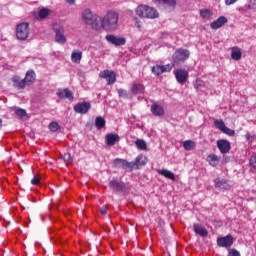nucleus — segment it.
<instances>
[{"mask_svg":"<svg viewBox=\"0 0 256 256\" xmlns=\"http://www.w3.org/2000/svg\"><path fill=\"white\" fill-rule=\"evenodd\" d=\"M175 63H168L166 65H161L163 73H171L172 69L175 67Z\"/></svg>","mask_w":256,"mask_h":256,"instance_id":"obj_32","label":"nucleus"},{"mask_svg":"<svg viewBox=\"0 0 256 256\" xmlns=\"http://www.w3.org/2000/svg\"><path fill=\"white\" fill-rule=\"evenodd\" d=\"M174 75H175L177 83L180 85L186 84L189 79V72L183 68L175 69Z\"/></svg>","mask_w":256,"mask_h":256,"instance_id":"obj_6","label":"nucleus"},{"mask_svg":"<svg viewBox=\"0 0 256 256\" xmlns=\"http://www.w3.org/2000/svg\"><path fill=\"white\" fill-rule=\"evenodd\" d=\"M128 161L127 160H124V159H121V158H116L114 160V164L117 168H122V169H125V166L127 165Z\"/></svg>","mask_w":256,"mask_h":256,"instance_id":"obj_30","label":"nucleus"},{"mask_svg":"<svg viewBox=\"0 0 256 256\" xmlns=\"http://www.w3.org/2000/svg\"><path fill=\"white\" fill-rule=\"evenodd\" d=\"M136 146L140 150H146L147 149L146 142L143 139H137Z\"/></svg>","mask_w":256,"mask_h":256,"instance_id":"obj_37","label":"nucleus"},{"mask_svg":"<svg viewBox=\"0 0 256 256\" xmlns=\"http://www.w3.org/2000/svg\"><path fill=\"white\" fill-rule=\"evenodd\" d=\"M159 3L167 5L168 7L175 9L176 7V0H159Z\"/></svg>","mask_w":256,"mask_h":256,"instance_id":"obj_34","label":"nucleus"},{"mask_svg":"<svg viewBox=\"0 0 256 256\" xmlns=\"http://www.w3.org/2000/svg\"><path fill=\"white\" fill-rule=\"evenodd\" d=\"M196 147V144L193 140H185L183 142V148L187 151L194 150Z\"/></svg>","mask_w":256,"mask_h":256,"instance_id":"obj_29","label":"nucleus"},{"mask_svg":"<svg viewBox=\"0 0 256 256\" xmlns=\"http://www.w3.org/2000/svg\"><path fill=\"white\" fill-rule=\"evenodd\" d=\"M118 95L122 99H132L128 91L123 88L118 89Z\"/></svg>","mask_w":256,"mask_h":256,"instance_id":"obj_31","label":"nucleus"},{"mask_svg":"<svg viewBox=\"0 0 256 256\" xmlns=\"http://www.w3.org/2000/svg\"><path fill=\"white\" fill-rule=\"evenodd\" d=\"M106 41H108L109 43H111L112 45L116 46V47H120L125 45V38L123 37H116L114 35H107L106 36Z\"/></svg>","mask_w":256,"mask_h":256,"instance_id":"obj_11","label":"nucleus"},{"mask_svg":"<svg viewBox=\"0 0 256 256\" xmlns=\"http://www.w3.org/2000/svg\"><path fill=\"white\" fill-rule=\"evenodd\" d=\"M133 162L136 165V169H142L147 163V158L145 155L140 154Z\"/></svg>","mask_w":256,"mask_h":256,"instance_id":"obj_23","label":"nucleus"},{"mask_svg":"<svg viewBox=\"0 0 256 256\" xmlns=\"http://www.w3.org/2000/svg\"><path fill=\"white\" fill-rule=\"evenodd\" d=\"M59 128H60V125H59V123H57V122H51V123L49 124V130H50L51 132L59 131Z\"/></svg>","mask_w":256,"mask_h":256,"instance_id":"obj_41","label":"nucleus"},{"mask_svg":"<svg viewBox=\"0 0 256 256\" xmlns=\"http://www.w3.org/2000/svg\"><path fill=\"white\" fill-rule=\"evenodd\" d=\"M227 18L224 16H221L220 18L216 19L210 24V27L214 30H217L219 28H222L227 23Z\"/></svg>","mask_w":256,"mask_h":256,"instance_id":"obj_19","label":"nucleus"},{"mask_svg":"<svg viewBox=\"0 0 256 256\" xmlns=\"http://www.w3.org/2000/svg\"><path fill=\"white\" fill-rule=\"evenodd\" d=\"M41 178L40 176H34V178L30 181L32 185L37 186L40 184Z\"/></svg>","mask_w":256,"mask_h":256,"instance_id":"obj_44","label":"nucleus"},{"mask_svg":"<svg viewBox=\"0 0 256 256\" xmlns=\"http://www.w3.org/2000/svg\"><path fill=\"white\" fill-rule=\"evenodd\" d=\"M91 109L90 102H80L74 106V111L79 114H86Z\"/></svg>","mask_w":256,"mask_h":256,"instance_id":"obj_12","label":"nucleus"},{"mask_svg":"<svg viewBox=\"0 0 256 256\" xmlns=\"http://www.w3.org/2000/svg\"><path fill=\"white\" fill-rule=\"evenodd\" d=\"M15 116H16V117L23 118V117H26V116H27V112H26L25 109L19 108V109H16V110H15Z\"/></svg>","mask_w":256,"mask_h":256,"instance_id":"obj_38","label":"nucleus"},{"mask_svg":"<svg viewBox=\"0 0 256 256\" xmlns=\"http://www.w3.org/2000/svg\"><path fill=\"white\" fill-rule=\"evenodd\" d=\"M158 174L166 177L171 181H175V175L172 171H168L166 169L158 170Z\"/></svg>","mask_w":256,"mask_h":256,"instance_id":"obj_25","label":"nucleus"},{"mask_svg":"<svg viewBox=\"0 0 256 256\" xmlns=\"http://www.w3.org/2000/svg\"><path fill=\"white\" fill-rule=\"evenodd\" d=\"M216 146L218 147L221 154H227L231 150V143L226 139H219L216 141Z\"/></svg>","mask_w":256,"mask_h":256,"instance_id":"obj_8","label":"nucleus"},{"mask_svg":"<svg viewBox=\"0 0 256 256\" xmlns=\"http://www.w3.org/2000/svg\"><path fill=\"white\" fill-rule=\"evenodd\" d=\"M131 93L133 95H143L145 93V87L141 83H133L131 87Z\"/></svg>","mask_w":256,"mask_h":256,"instance_id":"obj_21","label":"nucleus"},{"mask_svg":"<svg viewBox=\"0 0 256 256\" xmlns=\"http://www.w3.org/2000/svg\"><path fill=\"white\" fill-rule=\"evenodd\" d=\"M120 141V136L118 134L109 133L106 136V143L109 147L114 146L115 143Z\"/></svg>","mask_w":256,"mask_h":256,"instance_id":"obj_22","label":"nucleus"},{"mask_svg":"<svg viewBox=\"0 0 256 256\" xmlns=\"http://www.w3.org/2000/svg\"><path fill=\"white\" fill-rule=\"evenodd\" d=\"M152 73L155 76H160L161 74H163V68L161 67V65H155L152 67Z\"/></svg>","mask_w":256,"mask_h":256,"instance_id":"obj_35","label":"nucleus"},{"mask_svg":"<svg viewBox=\"0 0 256 256\" xmlns=\"http://www.w3.org/2000/svg\"><path fill=\"white\" fill-rule=\"evenodd\" d=\"M214 126L219 131H223L225 128H227V126L225 125V122L223 120H215Z\"/></svg>","mask_w":256,"mask_h":256,"instance_id":"obj_33","label":"nucleus"},{"mask_svg":"<svg viewBox=\"0 0 256 256\" xmlns=\"http://www.w3.org/2000/svg\"><path fill=\"white\" fill-rule=\"evenodd\" d=\"M200 17L204 20L210 21L213 16V12L209 9L199 10Z\"/></svg>","mask_w":256,"mask_h":256,"instance_id":"obj_24","label":"nucleus"},{"mask_svg":"<svg viewBox=\"0 0 256 256\" xmlns=\"http://www.w3.org/2000/svg\"><path fill=\"white\" fill-rule=\"evenodd\" d=\"M119 28V14L115 11H109L101 21L95 25V31H100L101 29L107 32H113Z\"/></svg>","mask_w":256,"mask_h":256,"instance_id":"obj_1","label":"nucleus"},{"mask_svg":"<svg viewBox=\"0 0 256 256\" xmlns=\"http://www.w3.org/2000/svg\"><path fill=\"white\" fill-rule=\"evenodd\" d=\"M135 12L136 15L141 19L154 20L159 18L158 10L146 4L138 5Z\"/></svg>","mask_w":256,"mask_h":256,"instance_id":"obj_2","label":"nucleus"},{"mask_svg":"<svg viewBox=\"0 0 256 256\" xmlns=\"http://www.w3.org/2000/svg\"><path fill=\"white\" fill-rule=\"evenodd\" d=\"M207 159L212 167H216L219 164V157L216 154L208 155Z\"/></svg>","mask_w":256,"mask_h":256,"instance_id":"obj_28","label":"nucleus"},{"mask_svg":"<svg viewBox=\"0 0 256 256\" xmlns=\"http://www.w3.org/2000/svg\"><path fill=\"white\" fill-rule=\"evenodd\" d=\"M2 127H3V120L0 119V130H2Z\"/></svg>","mask_w":256,"mask_h":256,"instance_id":"obj_52","label":"nucleus"},{"mask_svg":"<svg viewBox=\"0 0 256 256\" xmlns=\"http://www.w3.org/2000/svg\"><path fill=\"white\" fill-rule=\"evenodd\" d=\"M100 213H101L102 215H106V214H107V207H106V206L102 207V208L100 209Z\"/></svg>","mask_w":256,"mask_h":256,"instance_id":"obj_49","label":"nucleus"},{"mask_svg":"<svg viewBox=\"0 0 256 256\" xmlns=\"http://www.w3.org/2000/svg\"><path fill=\"white\" fill-rule=\"evenodd\" d=\"M150 112L154 117H164L165 109L163 106L159 105L157 102H153L152 106H150Z\"/></svg>","mask_w":256,"mask_h":256,"instance_id":"obj_10","label":"nucleus"},{"mask_svg":"<svg viewBox=\"0 0 256 256\" xmlns=\"http://www.w3.org/2000/svg\"><path fill=\"white\" fill-rule=\"evenodd\" d=\"M223 134H226L229 137H234L235 136V131L230 129L229 127H225L223 130H221Z\"/></svg>","mask_w":256,"mask_h":256,"instance_id":"obj_39","label":"nucleus"},{"mask_svg":"<svg viewBox=\"0 0 256 256\" xmlns=\"http://www.w3.org/2000/svg\"><path fill=\"white\" fill-rule=\"evenodd\" d=\"M249 164L252 169L256 170V152L251 155L249 159Z\"/></svg>","mask_w":256,"mask_h":256,"instance_id":"obj_40","label":"nucleus"},{"mask_svg":"<svg viewBox=\"0 0 256 256\" xmlns=\"http://www.w3.org/2000/svg\"><path fill=\"white\" fill-rule=\"evenodd\" d=\"M134 21H135V23L137 25V28H142L141 21L138 18H134Z\"/></svg>","mask_w":256,"mask_h":256,"instance_id":"obj_48","label":"nucleus"},{"mask_svg":"<svg viewBox=\"0 0 256 256\" xmlns=\"http://www.w3.org/2000/svg\"><path fill=\"white\" fill-rule=\"evenodd\" d=\"M237 2L238 0H224V3L226 4V6H231Z\"/></svg>","mask_w":256,"mask_h":256,"instance_id":"obj_47","label":"nucleus"},{"mask_svg":"<svg viewBox=\"0 0 256 256\" xmlns=\"http://www.w3.org/2000/svg\"><path fill=\"white\" fill-rule=\"evenodd\" d=\"M190 57V51L186 49H178L175 51L174 55H172V61L175 65H180L185 63Z\"/></svg>","mask_w":256,"mask_h":256,"instance_id":"obj_5","label":"nucleus"},{"mask_svg":"<svg viewBox=\"0 0 256 256\" xmlns=\"http://www.w3.org/2000/svg\"><path fill=\"white\" fill-rule=\"evenodd\" d=\"M125 169H130L131 171H133L134 169H136V164L134 162H127Z\"/></svg>","mask_w":256,"mask_h":256,"instance_id":"obj_46","label":"nucleus"},{"mask_svg":"<svg viewBox=\"0 0 256 256\" xmlns=\"http://www.w3.org/2000/svg\"><path fill=\"white\" fill-rule=\"evenodd\" d=\"M53 30H55L56 33V42L63 44L65 42L63 27H59V25L56 24L53 25Z\"/></svg>","mask_w":256,"mask_h":256,"instance_id":"obj_15","label":"nucleus"},{"mask_svg":"<svg viewBox=\"0 0 256 256\" xmlns=\"http://www.w3.org/2000/svg\"><path fill=\"white\" fill-rule=\"evenodd\" d=\"M30 33V24H28L27 22L16 25L15 36L18 41H26L30 36Z\"/></svg>","mask_w":256,"mask_h":256,"instance_id":"obj_3","label":"nucleus"},{"mask_svg":"<svg viewBox=\"0 0 256 256\" xmlns=\"http://www.w3.org/2000/svg\"><path fill=\"white\" fill-rule=\"evenodd\" d=\"M66 3L70 4V5H75L76 0H65Z\"/></svg>","mask_w":256,"mask_h":256,"instance_id":"obj_50","label":"nucleus"},{"mask_svg":"<svg viewBox=\"0 0 256 256\" xmlns=\"http://www.w3.org/2000/svg\"><path fill=\"white\" fill-rule=\"evenodd\" d=\"M109 188L114 192H124L125 184L114 179L109 182Z\"/></svg>","mask_w":256,"mask_h":256,"instance_id":"obj_14","label":"nucleus"},{"mask_svg":"<svg viewBox=\"0 0 256 256\" xmlns=\"http://www.w3.org/2000/svg\"><path fill=\"white\" fill-rule=\"evenodd\" d=\"M82 20H84L86 25H89L95 30V26L101 21V18L97 14H93L90 9H86L81 13Z\"/></svg>","mask_w":256,"mask_h":256,"instance_id":"obj_4","label":"nucleus"},{"mask_svg":"<svg viewBox=\"0 0 256 256\" xmlns=\"http://www.w3.org/2000/svg\"><path fill=\"white\" fill-rule=\"evenodd\" d=\"M227 256H241L240 252L237 249H230Z\"/></svg>","mask_w":256,"mask_h":256,"instance_id":"obj_45","label":"nucleus"},{"mask_svg":"<svg viewBox=\"0 0 256 256\" xmlns=\"http://www.w3.org/2000/svg\"><path fill=\"white\" fill-rule=\"evenodd\" d=\"M57 95H58L60 98H63V97H64V93L61 92V91H58V92H57Z\"/></svg>","mask_w":256,"mask_h":256,"instance_id":"obj_51","label":"nucleus"},{"mask_svg":"<svg viewBox=\"0 0 256 256\" xmlns=\"http://www.w3.org/2000/svg\"><path fill=\"white\" fill-rule=\"evenodd\" d=\"M98 76L101 79H106L108 85H113L116 82V73L113 70H103Z\"/></svg>","mask_w":256,"mask_h":256,"instance_id":"obj_7","label":"nucleus"},{"mask_svg":"<svg viewBox=\"0 0 256 256\" xmlns=\"http://www.w3.org/2000/svg\"><path fill=\"white\" fill-rule=\"evenodd\" d=\"M245 139L248 143H253L256 140V135L248 132L245 134Z\"/></svg>","mask_w":256,"mask_h":256,"instance_id":"obj_43","label":"nucleus"},{"mask_svg":"<svg viewBox=\"0 0 256 256\" xmlns=\"http://www.w3.org/2000/svg\"><path fill=\"white\" fill-rule=\"evenodd\" d=\"M50 13V10L47 8L41 9L40 11H38V17H40L41 19H45L48 17Z\"/></svg>","mask_w":256,"mask_h":256,"instance_id":"obj_36","label":"nucleus"},{"mask_svg":"<svg viewBox=\"0 0 256 256\" xmlns=\"http://www.w3.org/2000/svg\"><path fill=\"white\" fill-rule=\"evenodd\" d=\"M193 231L194 233H196L197 235H199L200 237H208V230L206 228H203L200 224L198 223H194L193 224Z\"/></svg>","mask_w":256,"mask_h":256,"instance_id":"obj_17","label":"nucleus"},{"mask_svg":"<svg viewBox=\"0 0 256 256\" xmlns=\"http://www.w3.org/2000/svg\"><path fill=\"white\" fill-rule=\"evenodd\" d=\"M106 120L102 118L101 116H97L95 120V127L97 130H101L105 127Z\"/></svg>","mask_w":256,"mask_h":256,"instance_id":"obj_27","label":"nucleus"},{"mask_svg":"<svg viewBox=\"0 0 256 256\" xmlns=\"http://www.w3.org/2000/svg\"><path fill=\"white\" fill-rule=\"evenodd\" d=\"M65 99H68L71 102L75 99V96L73 95L72 91L68 88L65 89Z\"/></svg>","mask_w":256,"mask_h":256,"instance_id":"obj_42","label":"nucleus"},{"mask_svg":"<svg viewBox=\"0 0 256 256\" xmlns=\"http://www.w3.org/2000/svg\"><path fill=\"white\" fill-rule=\"evenodd\" d=\"M214 186L220 190H230L231 184L224 178H215L214 179Z\"/></svg>","mask_w":256,"mask_h":256,"instance_id":"obj_13","label":"nucleus"},{"mask_svg":"<svg viewBox=\"0 0 256 256\" xmlns=\"http://www.w3.org/2000/svg\"><path fill=\"white\" fill-rule=\"evenodd\" d=\"M12 82H13V86L15 88H18L19 90H24L27 85V83L24 81V79H21L20 76H18V75H15L12 78Z\"/></svg>","mask_w":256,"mask_h":256,"instance_id":"obj_18","label":"nucleus"},{"mask_svg":"<svg viewBox=\"0 0 256 256\" xmlns=\"http://www.w3.org/2000/svg\"><path fill=\"white\" fill-rule=\"evenodd\" d=\"M231 57H232L233 60H236V61L241 60L242 52H241L240 48H238V47H233V48H232Z\"/></svg>","mask_w":256,"mask_h":256,"instance_id":"obj_26","label":"nucleus"},{"mask_svg":"<svg viewBox=\"0 0 256 256\" xmlns=\"http://www.w3.org/2000/svg\"><path fill=\"white\" fill-rule=\"evenodd\" d=\"M216 243L219 247L230 248L234 243V238L231 235L219 237Z\"/></svg>","mask_w":256,"mask_h":256,"instance_id":"obj_9","label":"nucleus"},{"mask_svg":"<svg viewBox=\"0 0 256 256\" xmlns=\"http://www.w3.org/2000/svg\"><path fill=\"white\" fill-rule=\"evenodd\" d=\"M23 80L26 83V85H33L37 80V75L35 74L34 70H28Z\"/></svg>","mask_w":256,"mask_h":256,"instance_id":"obj_16","label":"nucleus"},{"mask_svg":"<svg viewBox=\"0 0 256 256\" xmlns=\"http://www.w3.org/2000/svg\"><path fill=\"white\" fill-rule=\"evenodd\" d=\"M83 59V52L81 50H73L71 54V61L74 64H81Z\"/></svg>","mask_w":256,"mask_h":256,"instance_id":"obj_20","label":"nucleus"}]
</instances>
